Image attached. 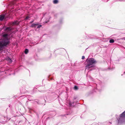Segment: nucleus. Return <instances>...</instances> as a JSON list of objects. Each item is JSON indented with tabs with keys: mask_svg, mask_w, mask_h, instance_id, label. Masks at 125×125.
<instances>
[{
	"mask_svg": "<svg viewBox=\"0 0 125 125\" xmlns=\"http://www.w3.org/2000/svg\"><path fill=\"white\" fill-rule=\"evenodd\" d=\"M87 62L86 65V69H89L93 66L94 64L96 63L95 60L93 58H90L87 59L86 61Z\"/></svg>",
	"mask_w": 125,
	"mask_h": 125,
	"instance_id": "obj_2",
	"label": "nucleus"
},
{
	"mask_svg": "<svg viewBox=\"0 0 125 125\" xmlns=\"http://www.w3.org/2000/svg\"><path fill=\"white\" fill-rule=\"evenodd\" d=\"M58 2V1L57 0H54L53 1V2L54 4H56Z\"/></svg>",
	"mask_w": 125,
	"mask_h": 125,
	"instance_id": "obj_6",
	"label": "nucleus"
},
{
	"mask_svg": "<svg viewBox=\"0 0 125 125\" xmlns=\"http://www.w3.org/2000/svg\"><path fill=\"white\" fill-rule=\"evenodd\" d=\"M42 26V25H38L37 28H40Z\"/></svg>",
	"mask_w": 125,
	"mask_h": 125,
	"instance_id": "obj_9",
	"label": "nucleus"
},
{
	"mask_svg": "<svg viewBox=\"0 0 125 125\" xmlns=\"http://www.w3.org/2000/svg\"><path fill=\"white\" fill-rule=\"evenodd\" d=\"M3 39L0 42V50H2L4 47L9 43V37L7 34L3 35Z\"/></svg>",
	"mask_w": 125,
	"mask_h": 125,
	"instance_id": "obj_1",
	"label": "nucleus"
},
{
	"mask_svg": "<svg viewBox=\"0 0 125 125\" xmlns=\"http://www.w3.org/2000/svg\"><path fill=\"white\" fill-rule=\"evenodd\" d=\"M125 117V111L121 114L120 116V118L118 119L119 122V121L120 119L124 118Z\"/></svg>",
	"mask_w": 125,
	"mask_h": 125,
	"instance_id": "obj_3",
	"label": "nucleus"
},
{
	"mask_svg": "<svg viewBox=\"0 0 125 125\" xmlns=\"http://www.w3.org/2000/svg\"><path fill=\"white\" fill-rule=\"evenodd\" d=\"M109 42L110 43H113L114 42V40L113 39H111L110 40Z\"/></svg>",
	"mask_w": 125,
	"mask_h": 125,
	"instance_id": "obj_5",
	"label": "nucleus"
},
{
	"mask_svg": "<svg viewBox=\"0 0 125 125\" xmlns=\"http://www.w3.org/2000/svg\"><path fill=\"white\" fill-rule=\"evenodd\" d=\"M29 18V17H26V19H28V18Z\"/></svg>",
	"mask_w": 125,
	"mask_h": 125,
	"instance_id": "obj_15",
	"label": "nucleus"
},
{
	"mask_svg": "<svg viewBox=\"0 0 125 125\" xmlns=\"http://www.w3.org/2000/svg\"><path fill=\"white\" fill-rule=\"evenodd\" d=\"M4 15H1L0 16V20L1 21L3 20L4 17Z\"/></svg>",
	"mask_w": 125,
	"mask_h": 125,
	"instance_id": "obj_4",
	"label": "nucleus"
},
{
	"mask_svg": "<svg viewBox=\"0 0 125 125\" xmlns=\"http://www.w3.org/2000/svg\"><path fill=\"white\" fill-rule=\"evenodd\" d=\"M85 57L84 56H83L82 57V59H84Z\"/></svg>",
	"mask_w": 125,
	"mask_h": 125,
	"instance_id": "obj_14",
	"label": "nucleus"
},
{
	"mask_svg": "<svg viewBox=\"0 0 125 125\" xmlns=\"http://www.w3.org/2000/svg\"><path fill=\"white\" fill-rule=\"evenodd\" d=\"M37 25V24H33L31 25V26L32 27H36Z\"/></svg>",
	"mask_w": 125,
	"mask_h": 125,
	"instance_id": "obj_7",
	"label": "nucleus"
},
{
	"mask_svg": "<svg viewBox=\"0 0 125 125\" xmlns=\"http://www.w3.org/2000/svg\"><path fill=\"white\" fill-rule=\"evenodd\" d=\"M7 30H11V29L10 28H7Z\"/></svg>",
	"mask_w": 125,
	"mask_h": 125,
	"instance_id": "obj_13",
	"label": "nucleus"
},
{
	"mask_svg": "<svg viewBox=\"0 0 125 125\" xmlns=\"http://www.w3.org/2000/svg\"><path fill=\"white\" fill-rule=\"evenodd\" d=\"M18 22H17V23H16V22H13V24H15V25H16V24H18Z\"/></svg>",
	"mask_w": 125,
	"mask_h": 125,
	"instance_id": "obj_12",
	"label": "nucleus"
},
{
	"mask_svg": "<svg viewBox=\"0 0 125 125\" xmlns=\"http://www.w3.org/2000/svg\"><path fill=\"white\" fill-rule=\"evenodd\" d=\"M8 60L10 62H12V61L11 60L10 58L8 59Z\"/></svg>",
	"mask_w": 125,
	"mask_h": 125,
	"instance_id": "obj_11",
	"label": "nucleus"
},
{
	"mask_svg": "<svg viewBox=\"0 0 125 125\" xmlns=\"http://www.w3.org/2000/svg\"><path fill=\"white\" fill-rule=\"evenodd\" d=\"M74 88L75 90H77L78 89V87L77 86H74Z\"/></svg>",
	"mask_w": 125,
	"mask_h": 125,
	"instance_id": "obj_10",
	"label": "nucleus"
},
{
	"mask_svg": "<svg viewBox=\"0 0 125 125\" xmlns=\"http://www.w3.org/2000/svg\"><path fill=\"white\" fill-rule=\"evenodd\" d=\"M28 52V50L27 49H25V53L26 54H27Z\"/></svg>",
	"mask_w": 125,
	"mask_h": 125,
	"instance_id": "obj_8",
	"label": "nucleus"
}]
</instances>
